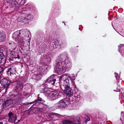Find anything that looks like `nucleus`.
Returning <instances> with one entry per match:
<instances>
[{"label":"nucleus","mask_w":124,"mask_h":124,"mask_svg":"<svg viewBox=\"0 0 124 124\" xmlns=\"http://www.w3.org/2000/svg\"><path fill=\"white\" fill-rule=\"evenodd\" d=\"M25 32L21 33L20 32L19 33L16 32L13 34L12 37L16 41H17L18 42H20L23 43V40H25L27 37V36L25 35Z\"/></svg>","instance_id":"obj_1"},{"label":"nucleus","mask_w":124,"mask_h":124,"mask_svg":"<svg viewBox=\"0 0 124 124\" xmlns=\"http://www.w3.org/2000/svg\"><path fill=\"white\" fill-rule=\"evenodd\" d=\"M16 71V69L15 68L14 66H12L10 67H7L4 68L2 67V73L11 76V75H13V73H15Z\"/></svg>","instance_id":"obj_2"},{"label":"nucleus","mask_w":124,"mask_h":124,"mask_svg":"<svg viewBox=\"0 0 124 124\" xmlns=\"http://www.w3.org/2000/svg\"><path fill=\"white\" fill-rule=\"evenodd\" d=\"M25 17L21 16L19 17L18 19L19 22L23 23L24 24H28L31 20L33 18V16L31 14H28L27 16L26 15L24 16Z\"/></svg>","instance_id":"obj_3"},{"label":"nucleus","mask_w":124,"mask_h":124,"mask_svg":"<svg viewBox=\"0 0 124 124\" xmlns=\"http://www.w3.org/2000/svg\"><path fill=\"white\" fill-rule=\"evenodd\" d=\"M49 93H48L50 99L51 101H54L60 98L61 96L59 93H57L55 92H50L49 90Z\"/></svg>","instance_id":"obj_4"},{"label":"nucleus","mask_w":124,"mask_h":124,"mask_svg":"<svg viewBox=\"0 0 124 124\" xmlns=\"http://www.w3.org/2000/svg\"><path fill=\"white\" fill-rule=\"evenodd\" d=\"M0 83L4 88H6V90L8 88L9 86L10 85V81L8 78H4L1 80Z\"/></svg>","instance_id":"obj_5"},{"label":"nucleus","mask_w":124,"mask_h":124,"mask_svg":"<svg viewBox=\"0 0 124 124\" xmlns=\"http://www.w3.org/2000/svg\"><path fill=\"white\" fill-rule=\"evenodd\" d=\"M62 90L64 91V93L67 95L68 97L70 98L71 96H72L73 94L72 92L73 90H72L70 86H67L61 88Z\"/></svg>","instance_id":"obj_6"},{"label":"nucleus","mask_w":124,"mask_h":124,"mask_svg":"<svg viewBox=\"0 0 124 124\" xmlns=\"http://www.w3.org/2000/svg\"><path fill=\"white\" fill-rule=\"evenodd\" d=\"M55 75L53 74L50 76L45 82V85L47 84V83L51 85H54L56 81Z\"/></svg>","instance_id":"obj_7"},{"label":"nucleus","mask_w":124,"mask_h":124,"mask_svg":"<svg viewBox=\"0 0 124 124\" xmlns=\"http://www.w3.org/2000/svg\"><path fill=\"white\" fill-rule=\"evenodd\" d=\"M64 62H60L59 60H58V61L56 62L55 63V70L56 72L57 73H59V72L61 71V69L63 66V63Z\"/></svg>","instance_id":"obj_8"},{"label":"nucleus","mask_w":124,"mask_h":124,"mask_svg":"<svg viewBox=\"0 0 124 124\" xmlns=\"http://www.w3.org/2000/svg\"><path fill=\"white\" fill-rule=\"evenodd\" d=\"M51 59L47 56L44 55L41 58L40 63L41 64L47 65L49 64L51 61Z\"/></svg>","instance_id":"obj_9"},{"label":"nucleus","mask_w":124,"mask_h":124,"mask_svg":"<svg viewBox=\"0 0 124 124\" xmlns=\"http://www.w3.org/2000/svg\"><path fill=\"white\" fill-rule=\"evenodd\" d=\"M69 100V99L67 98L61 100L57 103V105L59 107L63 108L65 107L67 105Z\"/></svg>","instance_id":"obj_10"},{"label":"nucleus","mask_w":124,"mask_h":124,"mask_svg":"<svg viewBox=\"0 0 124 124\" xmlns=\"http://www.w3.org/2000/svg\"><path fill=\"white\" fill-rule=\"evenodd\" d=\"M47 85H45L43 84L40 86L39 88V90L41 93H46L47 94L49 93V92L50 89L46 87Z\"/></svg>","instance_id":"obj_11"},{"label":"nucleus","mask_w":124,"mask_h":124,"mask_svg":"<svg viewBox=\"0 0 124 124\" xmlns=\"http://www.w3.org/2000/svg\"><path fill=\"white\" fill-rule=\"evenodd\" d=\"M75 119H74L75 120V123H74L73 121L70 120L64 119L62 121V123L63 124H80V122L79 119V120L76 118H75Z\"/></svg>","instance_id":"obj_12"},{"label":"nucleus","mask_w":124,"mask_h":124,"mask_svg":"<svg viewBox=\"0 0 124 124\" xmlns=\"http://www.w3.org/2000/svg\"><path fill=\"white\" fill-rule=\"evenodd\" d=\"M62 62H64L63 63V65H65V66L67 67L69 69L72 66L71 62L69 60L68 58L65 59V60Z\"/></svg>","instance_id":"obj_13"},{"label":"nucleus","mask_w":124,"mask_h":124,"mask_svg":"<svg viewBox=\"0 0 124 124\" xmlns=\"http://www.w3.org/2000/svg\"><path fill=\"white\" fill-rule=\"evenodd\" d=\"M9 116V118L11 119V122H15L17 119V116H13V114L11 111L8 114Z\"/></svg>","instance_id":"obj_14"},{"label":"nucleus","mask_w":124,"mask_h":124,"mask_svg":"<svg viewBox=\"0 0 124 124\" xmlns=\"http://www.w3.org/2000/svg\"><path fill=\"white\" fill-rule=\"evenodd\" d=\"M11 4L13 6V8H15L14 9L17 10L19 8V5L17 3L16 1L15 0H11Z\"/></svg>","instance_id":"obj_15"},{"label":"nucleus","mask_w":124,"mask_h":124,"mask_svg":"<svg viewBox=\"0 0 124 124\" xmlns=\"http://www.w3.org/2000/svg\"><path fill=\"white\" fill-rule=\"evenodd\" d=\"M39 94L38 95V97L37 99L35 100V102H36V106H40V104L41 103H42V101H44L42 100V99L39 96Z\"/></svg>","instance_id":"obj_16"},{"label":"nucleus","mask_w":124,"mask_h":124,"mask_svg":"<svg viewBox=\"0 0 124 124\" xmlns=\"http://www.w3.org/2000/svg\"><path fill=\"white\" fill-rule=\"evenodd\" d=\"M70 83H69V79H66V80H63V82L61 86V88H62L64 87L70 86Z\"/></svg>","instance_id":"obj_17"},{"label":"nucleus","mask_w":124,"mask_h":124,"mask_svg":"<svg viewBox=\"0 0 124 124\" xmlns=\"http://www.w3.org/2000/svg\"><path fill=\"white\" fill-rule=\"evenodd\" d=\"M72 96H71L70 98H69V101H74V100H75L77 101H79L80 99V96L79 95H73Z\"/></svg>","instance_id":"obj_18"},{"label":"nucleus","mask_w":124,"mask_h":124,"mask_svg":"<svg viewBox=\"0 0 124 124\" xmlns=\"http://www.w3.org/2000/svg\"><path fill=\"white\" fill-rule=\"evenodd\" d=\"M7 62L6 59L5 58V56L2 53L0 52V63H3L5 64Z\"/></svg>","instance_id":"obj_19"},{"label":"nucleus","mask_w":124,"mask_h":124,"mask_svg":"<svg viewBox=\"0 0 124 124\" xmlns=\"http://www.w3.org/2000/svg\"><path fill=\"white\" fill-rule=\"evenodd\" d=\"M5 39V33L2 31H0V42L4 41Z\"/></svg>","instance_id":"obj_20"},{"label":"nucleus","mask_w":124,"mask_h":124,"mask_svg":"<svg viewBox=\"0 0 124 124\" xmlns=\"http://www.w3.org/2000/svg\"><path fill=\"white\" fill-rule=\"evenodd\" d=\"M22 86V85H17V86H16L14 88V90H13L14 91H15L17 93H18L19 90L20 89H21L22 88H23V86H22L21 88V87Z\"/></svg>","instance_id":"obj_21"},{"label":"nucleus","mask_w":124,"mask_h":124,"mask_svg":"<svg viewBox=\"0 0 124 124\" xmlns=\"http://www.w3.org/2000/svg\"><path fill=\"white\" fill-rule=\"evenodd\" d=\"M43 75V74L42 73L40 72L39 73H38L36 74L35 75V79L37 80H40Z\"/></svg>","instance_id":"obj_22"},{"label":"nucleus","mask_w":124,"mask_h":124,"mask_svg":"<svg viewBox=\"0 0 124 124\" xmlns=\"http://www.w3.org/2000/svg\"><path fill=\"white\" fill-rule=\"evenodd\" d=\"M70 74L65 73L62 75L61 76V77L63 80H66V79H69L68 78H70Z\"/></svg>","instance_id":"obj_23"},{"label":"nucleus","mask_w":124,"mask_h":124,"mask_svg":"<svg viewBox=\"0 0 124 124\" xmlns=\"http://www.w3.org/2000/svg\"><path fill=\"white\" fill-rule=\"evenodd\" d=\"M45 101H42V103H41L40 104V106H38V107L39 108L43 109V108H46L47 107V106L46 104H43Z\"/></svg>","instance_id":"obj_24"},{"label":"nucleus","mask_w":124,"mask_h":124,"mask_svg":"<svg viewBox=\"0 0 124 124\" xmlns=\"http://www.w3.org/2000/svg\"><path fill=\"white\" fill-rule=\"evenodd\" d=\"M58 115V114H49L48 116L49 118L53 119L55 118L56 116Z\"/></svg>","instance_id":"obj_25"},{"label":"nucleus","mask_w":124,"mask_h":124,"mask_svg":"<svg viewBox=\"0 0 124 124\" xmlns=\"http://www.w3.org/2000/svg\"><path fill=\"white\" fill-rule=\"evenodd\" d=\"M67 67L65 66L64 65H63L61 69V71L59 72V73H64L66 71V70L67 69L66 68Z\"/></svg>","instance_id":"obj_26"},{"label":"nucleus","mask_w":124,"mask_h":124,"mask_svg":"<svg viewBox=\"0 0 124 124\" xmlns=\"http://www.w3.org/2000/svg\"><path fill=\"white\" fill-rule=\"evenodd\" d=\"M45 69V67L44 65L40 66L38 69L39 70L41 71V73H43Z\"/></svg>","instance_id":"obj_27"},{"label":"nucleus","mask_w":124,"mask_h":124,"mask_svg":"<svg viewBox=\"0 0 124 124\" xmlns=\"http://www.w3.org/2000/svg\"><path fill=\"white\" fill-rule=\"evenodd\" d=\"M5 101L6 102L8 106H9V105L12 104L13 103L12 101L10 99L7 100Z\"/></svg>","instance_id":"obj_28"},{"label":"nucleus","mask_w":124,"mask_h":124,"mask_svg":"<svg viewBox=\"0 0 124 124\" xmlns=\"http://www.w3.org/2000/svg\"><path fill=\"white\" fill-rule=\"evenodd\" d=\"M57 43H58L59 41L57 40L54 41L53 43V47L54 48H56L57 47L56 46V45H57L58 43L57 44Z\"/></svg>","instance_id":"obj_29"},{"label":"nucleus","mask_w":124,"mask_h":124,"mask_svg":"<svg viewBox=\"0 0 124 124\" xmlns=\"http://www.w3.org/2000/svg\"><path fill=\"white\" fill-rule=\"evenodd\" d=\"M8 106V105H7L6 102L5 101L2 104V107L3 108H4Z\"/></svg>","instance_id":"obj_30"},{"label":"nucleus","mask_w":124,"mask_h":124,"mask_svg":"<svg viewBox=\"0 0 124 124\" xmlns=\"http://www.w3.org/2000/svg\"><path fill=\"white\" fill-rule=\"evenodd\" d=\"M16 1L19 5L20 4L21 5L23 4L24 3L23 0H16Z\"/></svg>","instance_id":"obj_31"},{"label":"nucleus","mask_w":124,"mask_h":124,"mask_svg":"<svg viewBox=\"0 0 124 124\" xmlns=\"http://www.w3.org/2000/svg\"><path fill=\"white\" fill-rule=\"evenodd\" d=\"M119 98H121L124 103V92L123 93V94L121 95H119Z\"/></svg>","instance_id":"obj_32"},{"label":"nucleus","mask_w":124,"mask_h":124,"mask_svg":"<svg viewBox=\"0 0 124 124\" xmlns=\"http://www.w3.org/2000/svg\"><path fill=\"white\" fill-rule=\"evenodd\" d=\"M87 96L88 98H89V99H91L94 96V95L92 93H89V94Z\"/></svg>","instance_id":"obj_33"},{"label":"nucleus","mask_w":124,"mask_h":124,"mask_svg":"<svg viewBox=\"0 0 124 124\" xmlns=\"http://www.w3.org/2000/svg\"><path fill=\"white\" fill-rule=\"evenodd\" d=\"M12 58L15 59L18 58L19 59L20 58V56L19 55L17 54L16 55H14L12 57Z\"/></svg>","instance_id":"obj_34"},{"label":"nucleus","mask_w":124,"mask_h":124,"mask_svg":"<svg viewBox=\"0 0 124 124\" xmlns=\"http://www.w3.org/2000/svg\"><path fill=\"white\" fill-rule=\"evenodd\" d=\"M72 83L73 84V87L74 90H76V89L77 90V88L75 82L74 81H73L72 82Z\"/></svg>","instance_id":"obj_35"},{"label":"nucleus","mask_w":124,"mask_h":124,"mask_svg":"<svg viewBox=\"0 0 124 124\" xmlns=\"http://www.w3.org/2000/svg\"><path fill=\"white\" fill-rule=\"evenodd\" d=\"M119 47L120 49H121V50L124 49V44H120L119 46Z\"/></svg>","instance_id":"obj_36"},{"label":"nucleus","mask_w":124,"mask_h":124,"mask_svg":"<svg viewBox=\"0 0 124 124\" xmlns=\"http://www.w3.org/2000/svg\"><path fill=\"white\" fill-rule=\"evenodd\" d=\"M33 103L34 104L32 106H36V105L35 104H36V102H35V101H32V102H31L30 103H28V104H31Z\"/></svg>","instance_id":"obj_37"},{"label":"nucleus","mask_w":124,"mask_h":124,"mask_svg":"<svg viewBox=\"0 0 124 124\" xmlns=\"http://www.w3.org/2000/svg\"><path fill=\"white\" fill-rule=\"evenodd\" d=\"M22 102V100L20 98H19L18 99L17 103H21Z\"/></svg>","instance_id":"obj_38"},{"label":"nucleus","mask_w":124,"mask_h":124,"mask_svg":"<svg viewBox=\"0 0 124 124\" xmlns=\"http://www.w3.org/2000/svg\"><path fill=\"white\" fill-rule=\"evenodd\" d=\"M121 117L123 119H124V112H121Z\"/></svg>","instance_id":"obj_39"},{"label":"nucleus","mask_w":124,"mask_h":124,"mask_svg":"<svg viewBox=\"0 0 124 124\" xmlns=\"http://www.w3.org/2000/svg\"><path fill=\"white\" fill-rule=\"evenodd\" d=\"M115 91H116V92H119L120 91V89L119 88H118V87H117L116 89V90H114Z\"/></svg>","instance_id":"obj_40"},{"label":"nucleus","mask_w":124,"mask_h":124,"mask_svg":"<svg viewBox=\"0 0 124 124\" xmlns=\"http://www.w3.org/2000/svg\"><path fill=\"white\" fill-rule=\"evenodd\" d=\"M2 67L0 66V74L2 73Z\"/></svg>","instance_id":"obj_41"},{"label":"nucleus","mask_w":124,"mask_h":124,"mask_svg":"<svg viewBox=\"0 0 124 124\" xmlns=\"http://www.w3.org/2000/svg\"><path fill=\"white\" fill-rule=\"evenodd\" d=\"M46 68L47 69H50L51 68V66L49 65H47V67Z\"/></svg>","instance_id":"obj_42"},{"label":"nucleus","mask_w":124,"mask_h":124,"mask_svg":"<svg viewBox=\"0 0 124 124\" xmlns=\"http://www.w3.org/2000/svg\"><path fill=\"white\" fill-rule=\"evenodd\" d=\"M29 95V93H26L25 94H24V95L25 96H28Z\"/></svg>","instance_id":"obj_43"},{"label":"nucleus","mask_w":124,"mask_h":124,"mask_svg":"<svg viewBox=\"0 0 124 124\" xmlns=\"http://www.w3.org/2000/svg\"><path fill=\"white\" fill-rule=\"evenodd\" d=\"M24 104L25 105H28V102L25 103H24Z\"/></svg>","instance_id":"obj_44"},{"label":"nucleus","mask_w":124,"mask_h":124,"mask_svg":"<svg viewBox=\"0 0 124 124\" xmlns=\"http://www.w3.org/2000/svg\"><path fill=\"white\" fill-rule=\"evenodd\" d=\"M73 78H72V79L73 80H74L75 79V77L74 76H73Z\"/></svg>","instance_id":"obj_45"},{"label":"nucleus","mask_w":124,"mask_h":124,"mask_svg":"<svg viewBox=\"0 0 124 124\" xmlns=\"http://www.w3.org/2000/svg\"><path fill=\"white\" fill-rule=\"evenodd\" d=\"M10 60H11V61H12L13 60H12V59H11V58H9V60H8V61H10Z\"/></svg>","instance_id":"obj_46"},{"label":"nucleus","mask_w":124,"mask_h":124,"mask_svg":"<svg viewBox=\"0 0 124 124\" xmlns=\"http://www.w3.org/2000/svg\"><path fill=\"white\" fill-rule=\"evenodd\" d=\"M0 124H3V123L2 122H0Z\"/></svg>","instance_id":"obj_47"},{"label":"nucleus","mask_w":124,"mask_h":124,"mask_svg":"<svg viewBox=\"0 0 124 124\" xmlns=\"http://www.w3.org/2000/svg\"><path fill=\"white\" fill-rule=\"evenodd\" d=\"M9 45L11 44V43H9Z\"/></svg>","instance_id":"obj_48"},{"label":"nucleus","mask_w":124,"mask_h":124,"mask_svg":"<svg viewBox=\"0 0 124 124\" xmlns=\"http://www.w3.org/2000/svg\"><path fill=\"white\" fill-rule=\"evenodd\" d=\"M51 124H53V123H52Z\"/></svg>","instance_id":"obj_49"},{"label":"nucleus","mask_w":124,"mask_h":124,"mask_svg":"<svg viewBox=\"0 0 124 124\" xmlns=\"http://www.w3.org/2000/svg\"><path fill=\"white\" fill-rule=\"evenodd\" d=\"M89 120H90V118H89V120H88V121H89Z\"/></svg>","instance_id":"obj_50"},{"label":"nucleus","mask_w":124,"mask_h":124,"mask_svg":"<svg viewBox=\"0 0 124 124\" xmlns=\"http://www.w3.org/2000/svg\"><path fill=\"white\" fill-rule=\"evenodd\" d=\"M19 121H20V120H18V122Z\"/></svg>","instance_id":"obj_51"},{"label":"nucleus","mask_w":124,"mask_h":124,"mask_svg":"<svg viewBox=\"0 0 124 124\" xmlns=\"http://www.w3.org/2000/svg\"><path fill=\"white\" fill-rule=\"evenodd\" d=\"M17 41H17L18 42V41Z\"/></svg>","instance_id":"obj_52"},{"label":"nucleus","mask_w":124,"mask_h":124,"mask_svg":"<svg viewBox=\"0 0 124 124\" xmlns=\"http://www.w3.org/2000/svg\"><path fill=\"white\" fill-rule=\"evenodd\" d=\"M115 74H116V73H115Z\"/></svg>","instance_id":"obj_53"}]
</instances>
